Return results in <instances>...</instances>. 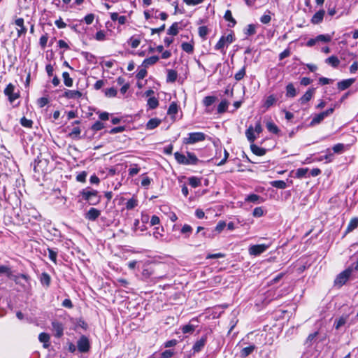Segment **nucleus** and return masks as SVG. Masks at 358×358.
I'll use <instances>...</instances> for the list:
<instances>
[{"instance_id": "nucleus-5", "label": "nucleus", "mask_w": 358, "mask_h": 358, "mask_svg": "<svg viewBox=\"0 0 358 358\" xmlns=\"http://www.w3.org/2000/svg\"><path fill=\"white\" fill-rule=\"evenodd\" d=\"M334 108H331L327 109L325 111H323L319 114L315 115L313 117V118L312 119V120L310 123V126L313 127L316 124H320L326 117L334 113Z\"/></svg>"}, {"instance_id": "nucleus-4", "label": "nucleus", "mask_w": 358, "mask_h": 358, "mask_svg": "<svg viewBox=\"0 0 358 358\" xmlns=\"http://www.w3.org/2000/svg\"><path fill=\"white\" fill-rule=\"evenodd\" d=\"M352 270H343L339 273L334 280V285L342 287L350 278Z\"/></svg>"}, {"instance_id": "nucleus-43", "label": "nucleus", "mask_w": 358, "mask_h": 358, "mask_svg": "<svg viewBox=\"0 0 358 358\" xmlns=\"http://www.w3.org/2000/svg\"><path fill=\"white\" fill-rule=\"evenodd\" d=\"M244 33L247 36L254 35L256 33V26L253 24L248 25L247 28L245 29Z\"/></svg>"}, {"instance_id": "nucleus-64", "label": "nucleus", "mask_w": 358, "mask_h": 358, "mask_svg": "<svg viewBox=\"0 0 358 358\" xmlns=\"http://www.w3.org/2000/svg\"><path fill=\"white\" fill-rule=\"evenodd\" d=\"M146 75H147V71L145 70V69H141V70L138 71L136 77L138 80H142L146 76Z\"/></svg>"}, {"instance_id": "nucleus-49", "label": "nucleus", "mask_w": 358, "mask_h": 358, "mask_svg": "<svg viewBox=\"0 0 358 358\" xmlns=\"http://www.w3.org/2000/svg\"><path fill=\"white\" fill-rule=\"evenodd\" d=\"M208 34V29L206 26H201L199 27V35L202 38H206Z\"/></svg>"}, {"instance_id": "nucleus-62", "label": "nucleus", "mask_w": 358, "mask_h": 358, "mask_svg": "<svg viewBox=\"0 0 358 358\" xmlns=\"http://www.w3.org/2000/svg\"><path fill=\"white\" fill-rule=\"evenodd\" d=\"M57 256V252H55L53 249H48V257L55 263L56 262Z\"/></svg>"}, {"instance_id": "nucleus-2", "label": "nucleus", "mask_w": 358, "mask_h": 358, "mask_svg": "<svg viewBox=\"0 0 358 358\" xmlns=\"http://www.w3.org/2000/svg\"><path fill=\"white\" fill-rule=\"evenodd\" d=\"M235 40L234 34L231 33L227 36H222L215 45V49L220 50L222 53L225 54L224 47H227Z\"/></svg>"}, {"instance_id": "nucleus-27", "label": "nucleus", "mask_w": 358, "mask_h": 358, "mask_svg": "<svg viewBox=\"0 0 358 358\" xmlns=\"http://www.w3.org/2000/svg\"><path fill=\"white\" fill-rule=\"evenodd\" d=\"M325 62L332 67L336 68L340 64V60L336 56L332 55L326 59Z\"/></svg>"}, {"instance_id": "nucleus-37", "label": "nucleus", "mask_w": 358, "mask_h": 358, "mask_svg": "<svg viewBox=\"0 0 358 358\" xmlns=\"http://www.w3.org/2000/svg\"><path fill=\"white\" fill-rule=\"evenodd\" d=\"M177 76H178L177 72L174 70L170 69L168 71V73H167V78H166L167 81L173 83L176 80Z\"/></svg>"}, {"instance_id": "nucleus-40", "label": "nucleus", "mask_w": 358, "mask_h": 358, "mask_svg": "<svg viewBox=\"0 0 358 358\" xmlns=\"http://www.w3.org/2000/svg\"><path fill=\"white\" fill-rule=\"evenodd\" d=\"M159 105V101L155 97H150L148 100V106L150 109L156 108Z\"/></svg>"}, {"instance_id": "nucleus-46", "label": "nucleus", "mask_w": 358, "mask_h": 358, "mask_svg": "<svg viewBox=\"0 0 358 358\" xmlns=\"http://www.w3.org/2000/svg\"><path fill=\"white\" fill-rule=\"evenodd\" d=\"M316 40L317 42L321 41L324 43H328L331 41V36L328 34H320L316 36Z\"/></svg>"}, {"instance_id": "nucleus-26", "label": "nucleus", "mask_w": 358, "mask_h": 358, "mask_svg": "<svg viewBox=\"0 0 358 358\" xmlns=\"http://www.w3.org/2000/svg\"><path fill=\"white\" fill-rule=\"evenodd\" d=\"M296 95V90L292 83H289L286 86V96L287 97H294Z\"/></svg>"}, {"instance_id": "nucleus-28", "label": "nucleus", "mask_w": 358, "mask_h": 358, "mask_svg": "<svg viewBox=\"0 0 358 358\" xmlns=\"http://www.w3.org/2000/svg\"><path fill=\"white\" fill-rule=\"evenodd\" d=\"M229 102L227 99L222 100L217 106V113L222 114L227 111Z\"/></svg>"}, {"instance_id": "nucleus-23", "label": "nucleus", "mask_w": 358, "mask_h": 358, "mask_svg": "<svg viewBox=\"0 0 358 358\" xmlns=\"http://www.w3.org/2000/svg\"><path fill=\"white\" fill-rule=\"evenodd\" d=\"M245 201L248 202L260 203L263 201V199L257 194H252L247 196V197L245 199Z\"/></svg>"}, {"instance_id": "nucleus-56", "label": "nucleus", "mask_w": 358, "mask_h": 358, "mask_svg": "<svg viewBox=\"0 0 358 358\" xmlns=\"http://www.w3.org/2000/svg\"><path fill=\"white\" fill-rule=\"evenodd\" d=\"M308 171L307 168H299L296 170V176L297 178H301L304 177Z\"/></svg>"}, {"instance_id": "nucleus-29", "label": "nucleus", "mask_w": 358, "mask_h": 358, "mask_svg": "<svg viewBox=\"0 0 358 358\" xmlns=\"http://www.w3.org/2000/svg\"><path fill=\"white\" fill-rule=\"evenodd\" d=\"M255 348V346L254 345L243 348L241 351V357L243 358L248 357L254 351Z\"/></svg>"}, {"instance_id": "nucleus-35", "label": "nucleus", "mask_w": 358, "mask_h": 358, "mask_svg": "<svg viewBox=\"0 0 358 358\" xmlns=\"http://www.w3.org/2000/svg\"><path fill=\"white\" fill-rule=\"evenodd\" d=\"M178 22H174L168 29L167 34L169 35L176 36L178 34Z\"/></svg>"}, {"instance_id": "nucleus-38", "label": "nucleus", "mask_w": 358, "mask_h": 358, "mask_svg": "<svg viewBox=\"0 0 358 358\" xmlns=\"http://www.w3.org/2000/svg\"><path fill=\"white\" fill-rule=\"evenodd\" d=\"M201 179L196 177L192 176L189 178V184L194 188H196L201 185Z\"/></svg>"}, {"instance_id": "nucleus-7", "label": "nucleus", "mask_w": 358, "mask_h": 358, "mask_svg": "<svg viewBox=\"0 0 358 358\" xmlns=\"http://www.w3.org/2000/svg\"><path fill=\"white\" fill-rule=\"evenodd\" d=\"M77 346L79 352H88L90 348L89 339L85 336H82L77 342Z\"/></svg>"}, {"instance_id": "nucleus-21", "label": "nucleus", "mask_w": 358, "mask_h": 358, "mask_svg": "<svg viewBox=\"0 0 358 358\" xmlns=\"http://www.w3.org/2000/svg\"><path fill=\"white\" fill-rule=\"evenodd\" d=\"M254 133V127L252 126H250L245 131V136L247 137V139L250 143H251V144L253 143V142L257 138Z\"/></svg>"}, {"instance_id": "nucleus-16", "label": "nucleus", "mask_w": 358, "mask_h": 358, "mask_svg": "<svg viewBox=\"0 0 358 358\" xmlns=\"http://www.w3.org/2000/svg\"><path fill=\"white\" fill-rule=\"evenodd\" d=\"M15 24L20 28L17 30V35L19 37L27 33V28L24 26L23 18L16 19L15 21Z\"/></svg>"}, {"instance_id": "nucleus-11", "label": "nucleus", "mask_w": 358, "mask_h": 358, "mask_svg": "<svg viewBox=\"0 0 358 358\" xmlns=\"http://www.w3.org/2000/svg\"><path fill=\"white\" fill-rule=\"evenodd\" d=\"M101 215V211L95 208H91L85 214V218L90 221L96 220Z\"/></svg>"}, {"instance_id": "nucleus-47", "label": "nucleus", "mask_w": 358, "mask_h": 358, "mask_svg": "<svg viewBox=\"0 0 358 358\" xmlns=\"http://www.w3.org/2000/svg\"><path fill=\"white\" fill-rule=\"evenodd\" d=\"M245 76V66H244L241 69H240L234 76V78L237 81H240L242 80Z\"/></svg>"}, {"instance_id": "nucleus-61", "label": "nucleus", "mask_w": 358, "mask_h": 358, "mask_svg": "<svg viewBox=\"0 0 358 358\" xmlns=\"http://www.w3.org/2000/svg\"><path fill=\"white\" fill-rule=\"evenodd\" d=\"M95 39L99 41H104L106 39L105 32L100 30L96 33Z\"/></svg>"}, {"instance_id": "nucleus-57", "label": "nucleus", "mask_w": 358, "mask_h": 358, "mask_svg": "<svg viewBox=\"0 0 358 358\" xmlns=\"http://www.w3.org/2000/svg\"><path fill=\"white\" fill-rule=\"evenodd\" d=\"M332 150L334 151L333 153H342L344 150V145L342 143H338L333 146Z\"/></svg>"}, {"instance_id": "nucleus-30", "label": "nucleus", "mask_w": 358, "mask_h": 358, "mask_svg": "<svg viewBox=\"0 0 358 358\" xmlns=\"http://www.w3.org/2000/svg\"><path fill=\"white\" fill-rule=\"evenodd\" d=\"M174 157L178 164L187 165L186 156L183 154L176 152L174 154Z\"/></svg>"}, {"instance_id": "nucleus-19", "label": "nucleus", "mask_w": 358, "mask_h": 358, "mask_svg": "<svg viewBox=\"0 0 358 358\" xmlns=\"http://www.w3.org/2000/svg\"><path fill=\"white\" fill-rule=\"evenodd\" d=\"M50 335L47 333H41L38 336V340L40 342L43 343V348H48L50 346Z\"/></svg>"}, {"instance_id": "nucleus-22", "label": "nucleus", "mask_w": 358, "mask_h": 358, "mask_svg": "<svg viewBox=\"0 0 358 358\" xmlns=\"http://www.w3.org/2000/svg\"><path fill=\"white\" fill-rule=\"evenodd\" d=\"M161 123V120L158 118H152L146 124V129L152 130L157 127Z\"/></svg>"}, {"instance_id": "nucleus-52", "label": "nucleus", "mask_w": 358, "mask_h": 358, "mask_svg": "<svg viewBox=\"0 0 358 358\" xmlns=\"http://www.w3.org/2000/svg\"><path fill=\"white\" fill-rule=\"evenodd\" d=\"M20 124L27 128H31L33 122L31 120H28L26 117H23L20 120Z\"/></svg>"}, {"instance_id": "nucleus-39", "label": "nucleus", "mask_w": 358, "mask_h": 358, "mask_svg": "<svg viewBox=\"0 0 358 358\" xmlns=\"http://www.w3.org/2000/svg\"><path fill=\"white\" fill-rule=\"evenodd\" d=\"M224 18L227 20V21H229L231 23H232L231 25H230L231 27H234L236 24V21L235 20V19L232 17V14H231V10H227L226 12H225V14L224 15Z\"/></svg>"}, {"instance_id": "nucleus-55", "label": "nucleus", "mask_w": 358, "mask_h": 358, "mask_svg": "<svg viewBox=\"0 0 358 358\" xmlns=\"http://www.w3.org/2000/svg\"><path fill=\"white\" fill-rule=\"evenodd\" d=\"M81 133V130L80 127H75L72 129L71 131L69 133V136L72 138H78L79 137L80 134Z\"/></svg>"}, {"instance_id": "nucleus-34", "label": "nucleus", "mask_w": 358, "mask_h": 358, "mask_svg": "<svg viewBox=\"0 0 358 358\" xmlns=\"http://www.w3.org/2000/svg\"><path fill=\"white\" fill-rule=\"evenodd\" d=\"M271 185L273 187L278 189H285L287 187V184L283 180H273L270 182Z\"/></svg>"}, {"instance_id": "nucleus-13", "label": "nucleus", "mask_w": 358, "mask_h": 358, "mask_svg": "<svg viewBox=\"0 0 358 358\" xmlns=\"http://www.w3.org/2000/svg\"><path fill=\"white\" fill-rule=\"evenodd\" d=\"M325 11L324 10H320L316 12L311 18V22L314 24H318L323 20Z\"/></svg>"}, {"instance_id": "nucleus-20", "label": "nucleus", "mask_w": 358, "mask_h": 358, "mask_svg": "<svg viewBox=\"0 0 358 358\" xmlns=\"http://www.w3.org/2000/svg\"><path fill=\"white\" fill-rule=\"evenodd\" d=\"M250 149L252 153L257 156H263L266 154V149L260 148L254 143L250 145Z\"/></svg>"}, {"instance_id": "nucleus-41", "label": "nucleus", "mask_w": 358, "mask_h": 358, "mask_svg": "<svg viewBox=\"0 0 358 358\" xmlns=\"http://www.w3.org/2000/svg\"><path fill=\"white\" fill-rule=\"evenodd\" d=\"M182 50L187 53H192L194 51V46L189 43L184 42L181 45Z\"/></svg>"}, {"instance_id": "nucleus-45", "label": "nucleus", "mask_w": 358, "mask_h": 358, "mask_svg": "<svg viewBox=\"0 0 358 358\" xmlns=\"http://www.w3.org/2000/svg\"><path fill=\"white\" fill-rule=\"evenodd\" d=\"M267 129L273 134H278L279 132L278 127L272 122H268L266 123Z\"/></svg>"}, {"instance_id": "nucleus-6", "label": "nucleus", "mask_w": 358, "mask_h": 358, "mask_svg": "<svg viewBox=\"0 0 358 358\" xmlns=\"http://www.w3.org/2000/svg\"><path fill=\"white\" fill-rule=\"evenodd\" d=\"M269 248V245L258 244L250 245L248 248V252L251 256H259L264 253Z\"/></svg>"}, {"instance_id": "nucleus-32", "label": "nucleus", "mask_w": 358, "mask_h": 358, "mask_svg": "<svg viewBox=\"0 0 358 358\" xmlns=\"http://www.w3.org/2000/svg\"><path fill=\"white\" fill-rule=\"evenodd\" d=\"M216 99L217 97L215 96H207L203 99V104L208 108L213 104Z\"/></svg>"}, {"instance_id": "nucleus-44", "label": "nucleus", "mask_w": 358, "mask_h": 358, "mask_svg": "<svg viewBox=\"0 0 358 358\" xmlns=\"http://www.w3.org/2000/svg\"><path fill=\"white\" fill-rule=\"evenodd\" d=\"M41 282L42 285H45L46 287H48L50 283V277L48 274L46 273H43L41 276Z\"/></svg>"}, {"instance_id": "nucleus-18", "label": "nucleus", "mask_w": 358, "mask_h": 358, "mask_svg": "<svg viewBox=\"0 0 358 358\" xmlns=\"http://www.w3.org/2000/svg\"><path fill=\"white\" fill-rule=\"evenodd\" d=\"M277 101V98L274 94L269 95L265 100L263 107L265 108L266 110L268 109L271 106H273L275 102Z\"/></svg>"}, {"instance_id": "nucleus-9", "label": "nucleus", "mask_w": 358, "mask_h": 358, "mask_svg": "<svg viewBox=\"0 0 358 358\" xmlns=\"http://www.w3.org/2000/svg\"><path fill=\"white\" fill-rule=\"evenodd\" d=\"M52 327L55 333V336L57 338H61L64 334V326L58 321H52Z\"/></svg>"}, {"instance_id": "nucleus-63", "label": "nucleus", "mask_w": 358, "mask_h": 358, "mask_svg": "<svg viewBox=\"0 0 358 358\" xmlns=\"http://www.w3.org/2000/svg\"><path fill=\"white\" fill-rule=\"evenodd\" d=\"M345 322H346V320L344 317L339 318L334 323L335 329H338L341 326L345 324Z\"/></svg>"}, {"instance_id": "nucleus-8", "label": "nucleus", "mask_w": 358, "mask_h": 358, "mask_svg": "<svg viewBox=\"0 0 358 358\" xmlns=\"http://www.w3.org/2000/svg\"><path fill=\"white\" fill-rule=\"evenodd\" d=\"M15 86L12 83H9L4 90V94L8 96L10 103H13L19 97L17 93H14Z\"/></svg>"}, {"instance_id": "nucleus-60", "label": "nucleus", "mask_w": 358, "mask_h": 358, "mask_svg": "<svg viewBox=\"0 0 358 358\" xmlns=\"http://www.w3.org/2000/svg\"><path fill=\"white\" fill-rule=\"evenodd\" d=\"M140 171V169L137 166L136 164H134L133 167H131L129 169V176H134L135 175H137Z\"/></svg>"}, {"instance_id": "nucleus-50", "label": "nucleus", "mask_w": 358, "mask_h": 358, "mask_svg": "<svg viewBox=\"0 0 358 358\" xmlns=\"http://www.w3.org/2000/svg\"><path fill=\"white\" fill-rule=\"evenodd\" d=\"M141 41L138 38L132 36L129 41V43L133 48H136L140 45Z\"/></svg>"}, {"instance_id": "nucleus-1", "label": "nucleus", "mask_w": 358, "mask_h": 358, "mask_svg": "<svg viewBox=\"0 0 358 358\" xmlns=\"http://www.w3.org/2000/svg\"><path fill=\"white\" fill-rule=\"evenodd\" d=\"M83 199L87 201L90 205L95 206L101 201V196L98 195L96 190L90 188L83 189L80 192Z\"/></svg>"}, {"instance_id": "nucleus-59", "label": "nucleus", "mask_w": 358, "mask_h": 358, "mask_svg": "<svg viewBox=\"0 0 358 358\" xmlns=\"http://www.w3.org/2000/svg\"><path fill=\"white\" fill-rule=\"evenodd\" d=\"M104 127L103 123L100 121H96L92 126V129L94 131H99Z\"/></svg>"}, {"instance_id": "nucleus-42", "label": "nucleus", "mask_w": 358, "mask_h": 358, "mask_svg": "<svg viewBox=\"0 0 358 358\" xmlns=\"http://www.w3.org/2000/svg\"><path fill=\"white\" fill-rule=\"evenodd\" d=\"M333 157H334V153H332L331 152V150L328 149L327 150V154H325L324 155H322L320 157L319 161L325 159L327 161V162H330L332 161Z\"/></svg>"}, {"instance_id": "nucleus-51", "label": "nucleus", "mask_w": 358, "mask_h": 358, "mask_svg": "<svg viewBox=\"0 0 358 358\" xmlns=\"http://www.w3.org/2000/svg\"><path fill=\"white\" fill-rule=\"evenodd\" d=\"M117 90L114 87L105 90V95L108 97H115L117 95Z\"/></svg>"}, {"instance_id": "nucleus-25", "label": "nucleus", "mask_w": 358, "mask_h": 358, "mask_svg": "<svg viewBox=\"0 0 358 358\" xmlns=\"http://www.w3.org/2000/svg\"><path fill=\"white\" fill-rule=\"evenodd\" d=\"M187 165H196L199 159L192 152H187V156L186 157Z\"/></svg>"}, {"instance_id": "nucleus-17", "label": "nucleus", "mask_w": 358, "mask_h": 358, "mask_svg": "<svg viewBox=\"0 0 358 358\" xmlns=\"http://www.w3.org/2000/svg\"><path fill=\"white\" fill-rule=\"evenodd\" d=\"M355 82V79L350 78L347 80H343L337 83V86L338 90H345L348 88L351 85Z\"/></svg>"}, {"instance_id": "nucleus-54", "label": "nucleus", "mask_w": 358, "mask_h": 358, "mask_svg": "<svg viewBox=\"0 0 358 358\" xmlns=\"http://www.w3.org/2000/svg\"><path fill=\"white\" fill-rule=\"evenodd\" d=\"M137 204H138L137 201L136 199H134V198H132L127 201V202L126 203V208L128 210H131V209L134 208L137 206Z\"/></svg>"}, {"instance_id": "nucleus-12", "label": "nucleus", "mask_w": 358, "mask_h": 358, "mask_svg": "<svg viewBox=\"0 0 358 358\" xmlns=\"http://www.w3.org/2000/svg\"><path fill=\"white\" fill-rule=\"evenodd\" d=\"M82 92L78 90H66L64 92L63 96L69 99H80L82 96Z\"/></svg>"}, {"instance_id": "nucleus-14", "label": "nucleus", "mask_w": 358, "mask_h": 358, "mask_svg": "<svg viewBox=\"0 0 358 358\" xmlns=\"http://www.w3.org/2000/svg\"><path fill=\"white\" fill-rule=\"evenodd\" d=\"M315 93V89L311 88L306 91V92L299 99L301 104H305L308 102L313 97Z\"/></svg>"}, {"instance_id": "nucleus-31", "label": "nucleus", "mask_w": 358, "mask_h": 358, "mask_svg": "<svg viewBox=\"0 0 358 358\" xmlns=\"http://www.w3.org/2000/svg\"><path fill=\"white\" fill-rule=\"evenodd\" d=\"M177 113H178V105L176 104V103L172 102L169 107L167 113H168V115H171L172 119L174 120V116L177 114Z\"/></svg>"}, {"instance_id": "nucleus-36", "label": "nucleus", "mask_w": 358, "mask_h": 358, "mask_svg": "<svg viewBox=\"0 0 358 358\" xmlns=\"http://www.w3.org/2000/svg\"><path fill=\"white\" fill-rule=\"evenodd\" d=\"M62 78L64 80V83L66 87H72L73 79L70 77L69 73L68 72H64L62 73Z\"/></svg>"}, {"instance_id": "nucleus-33", "label": "nucleus", "mask_w": 358, "mask_h": 358, "mask_svg": "<svg viewBox=\"0 0 358 358\" xmlns=\"http://www.w3.org/2000/svg\"><path fill=\"white\" fill-rule=\"evenodd\" d=\"M158 60H159L158 56H152L150 57L145 59L143 62V65H144L145 67H147L150 65L155 64Z\"/></svg>"}, {"instance_id": "nucleus-58", "label": "nucleus", "mask_w": 358, "mask_h": 358, "mask_svg": "<svg viewBox=\"0 0 358 358\" xmlns=\"http://www.w3.org/2000/svg\"><path fill=\"white\" fill-rule=\"evenodd\" d=\"M252 215L254 217H260L264 215L262 207H257L253 210Z\"/></svg>"}, {"instance_id": "nucleus-24", "label": "nucleus", "mask_w": 358, "mask_h": 358, "mask_svg": "<svg viewBox=\"0 0 358 358\" xmlns=\"http://www.w3.org/2000/svg\"><path fill=\"white\" fill-rule=\"evenodd\" d=\"M357 227H358V217L352 218L350 221V222L346 228L345 234H348V233L352 231Z\"/></svg>"}, {"instance_id": "nucleus-10", "label": "nucleus", "mask_w": 358, "mask_h": 358, "mask_svg": "<svg viewBox=\"0 0 358 358\" xmlns=\"http://www.w3.org/2000/svg\"><path fill=\"white\" fill-rule=\"evenodd\" d=\"M207 342V336L203 335L199 340L196 341L193 345L192 350L194 353L199 352L205 346Z\"/></svg>"}, {"instance_id": "nucleus-15", "label": "nucleus", "mask_w": 358, "mask_h": 358, "mask_svg": "<svg viewBox=\"0 0 358 358\" xmlns=\"http://www.w3.org/2000/svg\"><path fill=\"white\" fill-rule=\"evenodd\" d=\"M0 273H6V275L12 280H14L16 283H20V279L24 278L26 279L25 275H21L20 276H17L16 275H14L12 273V272L10 270H0Z\"/></svg>"}, {"instance_id": "nucleus-53", "label": "nucleus", "mask_w": 358, "mask_h": 358, "mask_svg": "<svg viewBox=\"0 0 358 358\" xmlns=\"http://www.w3.org/2000/svg\"><path fill=\"white\" fill-rule=\"evenodd\" d=\"M194 326L192 324H186L182 327V331L183 334H191L194 331Z\"/></svg>"}, {"instance_id": "nucleus-48", "label": "nucleus", "mask_w": 358, "mask_h": 358, "mask_svg": "<svg viewBox=\"0 0 358 358\" xmlns=\"http://www.w3.org/2000/svg\"><path fill=\"white\" fill-rule=\"evenodd\" d=\"M192 232V228L189 224H185L181 229V233L185 235V237H189Z\"/></svg>"}, {"instance_id": "nucleus-3", "label": "nucleus", "mask_w": 358, "mask_h": 358, "mask_svg": "<svg viewBox=\"0 0 358 358\" xmlns=\"http://www.w3.org/2000/svg\"><path fill=\"white\" fill-rule=\"evenodd\" d=\"M206 135L202 132H192L188 134V137L183 139L185 144H194L197 142L203 141L206 139Z\"/></svg>"}]
</instances>
